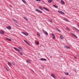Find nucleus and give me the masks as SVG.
<instances>
[{
	"label": "nucleus",
	"mask_w": 79,
	"mask_h": 79,
	"mask_svg": "<svg viewBox=\"0 0 79 79\" xmlns=\"http://www.w3.org/2000/svg\"><path fill=\"white\" fill-rule=\"evenodd\" d=\"M14 49H15V50H16V51H17L19 53V54H20V55H23V53L22 52H20V50H19V49H18L17 48H15V47H14Z\"/></svg>",
	"instance_id": "f257e3e1"
},
{
	"label": "nucleus",
	"mask_w": 79,
	"mask_h": 79,
	"mask_svg": "<svg viewBox=\"0 0 79 79\" xmlns=\"http://www.w3.org/2000/svg\"><path fill=\"white\" fill-rule=\"evenodd\" d=\"M21 33L23 34H24V35H26V36H27V35H28V33L26 32H22Z\"/></svg>",
	"instance_id": "f03ea898"
},
{
	"label": "nucleus",
	"mask_w": 79,
	"mask_h": 79,
	"mask_svg": "<svg viewBox=\"0 0 79 79\" xmlns=\"http://www.w3.org/2000/svg\"><path fill=\"white\" fill-rule=\"evenodd\" d=\"M58 13H60V14H62V15H64V13L61 10H58Z\"/></svg>",
	"instance_id": "7ed1b4c3"
},
{
	"label": "nucleus",
	"mask_w": 79,
	"mask_h": 79,
	"mask_svg": "<svg viewBox=\"0 0 79 79\" xmlns=\"http://www.w3.org/2000/svg\"><path fill=\"white\" fill-rule=\"evenodd\" d=\"M64 47L65 48H67V49H70V47L68 46H64Z\"/></svg>",
	"instance_id": "20e7f679"
},
{
	"label": "nucleus",
	"mask_w": 79,
	"mask_h": 79,
	"mask_svg": "<svg viewBox=\"0 0 79 79\" xmlns=\"http://www.w3.org/2000/svg\"><path fill=\"white\" fill-rule=\"evenodd\" d=\"M36 11H37L38 12L40 13H42V11L40 10L39 9H36Z\"/></svg>",
	"instance_id": "39448f33"
},
{
	"label": "nucleus",
	"mask_w": 79,
	"mask_h": 79,
	"mask_svg": "<svg viewBox=\"0 0 79 79\" xmlns=\"http://www.w3.org/2000/svg\"><path fill=\"white\" fill-rule=\"evenodd\" d=\"M26 62H27V63H28L29 64L31 63V60H26Z\"/></svg>",
	"instance_id": "423d86ee"
},
{
	"label": "nucleus",
	"mask_w": 79,
	"mask_h": 79,
	"mask_svg": "<svg viewBox=\"0 0 79 79\" xmlns=\"http://www.w3.org/2000/svg\"><path fill=\"white\" fill-rule=\"evenodd\" d=\"M73 28L76 31H77L78 32H79V30H78V29H77V28H76L74 27H73Z\"/></svg>",
	"instance_id": "0eeeda50"
},
{
	"label": "nucleus",
	"mask_w": 79,
	"mask_h": 79,
	"mask_svg": "<svg viewBox=\"0 0 79 79\" xmlns=\"http://www.w3.org/2000/svg\"><path fill=\"white\" fill-rule=\"evenodd\" d=\"M40 60L41 61H47V59L44 58H41Z\"/></svg>",
	"instance_id": "6e6552de"
},
{
	"label": "nucleus",
	"mask_w": 79,
	"mask_h": 79,
	"mask_svg": "<svg viewBox=\"0 0 79 79\" xmlns=\"http://www.w3.org/2000/svg\"><path fill=\"white\" fill-rule=\"evenodd\" d=\"M6 28L7 29H11V27L10 26H9L8 27H6Z\"/></svg>",
	"instance_id": "1a4fd4ad"
},
{
	"label": "nucleus",
	"mask_w": 79,
	"mask_h": 79,
	"mask_svg": "<svg viewBox=\"0 0 79 79\" xmlns=\"http://www.w3.org/2000/svg\"><path fill=\"white\" fill-rule=\"evenodd\" d=\"M51 76L52 77H53V78H54V79H55V75H54L53 74H51Z\"/></svg>",
	"instance_id": "9d476101"
},
{
	"label": "nucleus",
	"mask_w": 79,
	"mask_h": 79,
	"mask_svg": "<svg viewBox=\"0 0 79 79\" xmlns=\"http://www.w3.org/2000/svg\"><path fill=\"white\" fill-rule=\"evenodd\" d=\"M60 2L61 3H62V4H63V5H64L65 4V2H64L62 0H61L60 1Z\"/></svg>",
	"instance_id": "9b49d317"
},
{
	"label": "nucleus",
	"mask_w": 79,
	"mask_h": 79,
	"mask_svg": "<svg viewBox=\"0 0 79 79\" xmlns=\"http://www.w3.org/2000/svg\"><path fill=\"white\" fill-rule=\"evenodd\" d=\"M6 40H8L9 41H11V39H10L7 37L5 38Z\"/></svg>",
	"instance_id": "f8f14e48"
},
{
	"label": "nucleus",
	"mask_w": 79,
	"mask_h": 79,
	"mask_svg": "<svg viewBox=\"0 0 79 79\" xmlns=\"http://www.w3.org/2000/svg\"><path fill=\"white\" fill-rule=\"evenodd\" d=\"M0 33L2 34H5L4 32L2 30H0Z\"/></svg>",
	"instance_id": "ddd939ff"
},
{
	"label": "nucleus",
	"mask_w": 79,
	"mask_h": 79,
	"mask_svg": "<svg viewBox=\"0 0 79 79\" xmlns=\"http://www.w3.org/2000/svg\"><path fill=\"white\" fill-rule=\"evenodd\" d=\"M43 8H44V9L45 10H46V11H48V12L49 11V10L46 7H43Z\"/></svg>",
	"instance_id": "4468645a"
},
{
	"label": "nucleus",
	"mask_w": 79,
	"mask_h": 79,
	"mask_svg": "<svg viewBox=\"0 0 79 79\" xmlns=\"http://www.w3.org/2000/svg\"><path fill=\"white\" fill-rule=\"evenodd\" d=\"M8 65L9 66H11V63H10V62H8Z\"/></svg>",
	"instance_id": "2eb2a0df"
},
{
	"label": "nucleus",
	"mask_w": 79,
	"mask_h": 79,
	"mask_svg": "<svg viewBox=\"0 0 79 79\" xmlns=\"http://www.w3.org/2000/svg\"><path fill=\"white\" fill-rule=\"evenodd\" d=\"M39 9H40V10H43V8H42V7L41 6H40L39 7Z\"/></svg>",
	"instance_id": "dca6fc26"
},
{
	"label": "nucleus",
	"mask_w": 79,
	"mask_h": 79,
	"mask_svg": "<svg viewBox=\"0 0 79 79\" xmlns=\"http://www.w3.org/2000/svg\"><path fill=\"white\" fill-rule=\"evenodd\" d=\"M53 5V6H54V7H55V8H58V6H57L56 5Z\"/></svg>",
	"instance_id": "f3484780"
},
{
	"label": "nucleus",
	"mask_w": 79,
	"mask_h": 79,
	"mask_svg": "<svg viewBox=\"0 0 79 79\" xmlns=\"http://www.w3.org/2000/svg\"><path fill=\"white\" fill-rule=\"evenodd\" d=\"M60 39H64V38H63V35H60Z\"/></svg>",
	"instance_id": "a211bd4d"
},
{
	"label": "nucleus",
	"mask_w": 79,
	"mask_h": 79,
	"mask_svg": "<svg viewBox=\"0 0 79 79\" xmlns=\"http://www.w3.org/2000/svg\"><path fill=\"white\" fill-rule=\"evenodd\" d=\"M48 3H52V0H48Z\"/></svg>",
	"instance_id": "6ab92c4d"
},
{
	"label": "nucleus",
	"mask_w": 79,
	"mask_h": 79,
	"mask_svg": "<svg viewBox=\"0 0 79 79\" xmlns=\"http://www.w3.org/2000/svg\"><path fill=\"white\" fill-rule=\"evenodd\" d=\"M56 29H57V31H58V32H61V31H60V29H58V28H56Z\"/></svg>",
	"instance_id": "aec40b11"
},
{
	"label": "nucleus",
	"mask_w": 79,
	"mask_h": 79,
	"mask_svg": "<svg viewBox=\"0 0 79 79\" xmlns=\"http://www.w3.org/2000/svg\"><path fill=\"white\" fill-rule=\"evenodd\" d=\"M37 35L39 36V37H40V34L38 32H37Z\"/></svg>",
	"instance_id": "412c9836"
},
{
	"label": "nucleus",
	"mask_w": 79,
	"mask_h": 79,
	"mask_svg": "<svg viewBox=\"0 0 79 79\" xmlns=\"http://www.w3.org/2000/svg\"><path fill=\"white\" fill-rule=\"evenodd\" d=\"M18 48H19V49H20L21 50H23V48L20 47H19Z\"/></svg>",
	"instance_id": "4be33fe9"
},
{
	"label": "nucleus",
	"mask_w": 79,
	"mask_h": 79,
	"mask_svg": "<svg viewBox=\"0 0 79 79\" xmlns=\"http://www.w3.org/2000/svg\"><path fill=\"white\" fill-rule=\"evenodd\" d=\"M24 19L26 20V21H28V19H27V18H26V17H24Z\"/></svg>",
	"instance_id": "5701e85b"
},
{
	"label": "nucleus",
	"mask_w": 79,
	"mask_h": 79,
	"mask_svg": "<svg viewBox=\"0 0 79 79\" xmlns=\"http://www.w3.org/2000/svg\"><path fill=\"white\" fill-rule=\"evenodd\" d=\"M22 1L23 2V3H26V2L24 1V0H22Z\"/></svg>",
	"instance_id": "b1692460"
},
{
	"label": "nucleus",
	"mask_w": 79,
	"mask_h": 79,
	"mask_svg": "<svg viewBox=\"0 0 79 79\" xmlns=\"http://www.w3.org/2000/svg\"><path fill=\"white\" fill-rule=\"evenodd\" d=\"M24 41L25 42V43H26V44H28V42L27 41H26V40H24Z\"/></svg>",
	"instance_id": "393cba45"
},
{
	"label": "nucleus",
	"mask_w": 79,
	"mask_h": 79,
	"mask_svg": "<svg viewBox=\"0 0 79 79\" xmlns=\"http://www.w3.org/2000/svg\"><path fill=\"white\" fill-rule=\"evenodd\" d=\"M73 37H74L75 38H77V36H76V35H75L74 34L73 35Z\"/></svg>",
	"instance_id": "a878e982"
},
{
	"label": "nucleus",
	"mask_w": 79,
	"mask_h": 79,
	"mask_svg": "<svg viewBox=\"0 0 79 79\" xmlns=\"http://www.w3.org/2000/svg\"><path fill=\"white\" fill-rule=\"evenodd\" d=\"M4 68L7 71H8V69L6 68V67H5Z\"/></svg>",
	"instance_id": "bb28decb"
},
{
	"label": "nucleus",
	"mask_w": 79,
	"mask_h": 79,
	"mask_svg": "<svg viewBox=\"0 0 79 79\" xmlns=\"http://www.w3.org/2000/svg\"><path fill=\"white\" fill-rule=\"evenodd\" d=\"M44 33L45 34V35H48V33H47V32L46 31Z\"/></svg>",
	"instance_id": "cd10ccee"
},
{
	"label": "nucleus",
	"mask_w": 79,
	"mask_h": 79,
	"mask_svg": "<svg viewBox=\"0 0 79 79\" xmlns=\"http://www.w3.org/2000/svg\"><path fill=\"white\" fill-rule=\"evenodd\" d=\"M66 29H67V30H68V31H70V29H69V28L68 27H67L66 28Z\"/></svg>",
	"instance_id": "c85d7f7f"
},
{
	"label": "nucleus",
	"mask_w": 79,
	"mask_h": 79,
	"mask_svg": "<svg viewBox=\"0 0 79 79\" xmlns=\"http://www.w3.org/2000/svg\"><path fill=\"white\" fill-rule=\"evenodd\" d=\"M65 74L66 75H68L69 74V73H65Z\"/></svg>",
	"instance_id": "c756f323"
},
{
	"label": "nucleus",
	"mask_w": 79,
	"mask_h": 79,
	"mask_svg": "<svg viewBox=\"0 0 79 79\" xmlns=\"http://www.w3.org/2000/svg\"><path fill=\"white\" fill-rule=\"evenodd\" d=\"M12 64H13V65H15V63L14 62H12Z\"/></svg>",
	"instance_id": "7c9ffc66"
},
{
	"label": "nucleus",
	"mask_w": 79,
	"mask_h": 79,
	"mask_svg": "<svg viewBox=\"0 0 79 79\" xmlns=\"http://www.w3.org/2000/svg\"><path fill=\"white\" fill-rule=\"evenodd\" d=\"M42 31H43V32L44 33H45L46 31H45L44 30H42Z\"/></svg>",
	"instance_id": "2f4dec72"
},
{
	"label": "nucleus",
	"mask_w": 79,
	"mask_h": 79,
	"mask_svg": "<svg viewBox=\"0 0 79 79\" xmlns=\"http://www.w3.org/2000/svg\"><path fill=\"white\" fill-rule=\"evenodd\" d=\"M49 21L51 23H52L53 21L52 20H49Z\"/></svg>",
	"instance_id": "473e14b6"
},
{
	"label": "nucleus",
	"mask_w": 79,
	"mask_h": 79,
	"mask_svg": "<svg viewBox=\"0 0 79 79\" xmlns=\"http://www.w3.org/2000/svg\"><path fill=\"white\" fill-rule=\"evenodd\" d=\"M52 36H53V37L54 36H55V34H53V33H52Z\"/></svg>",
	"instance_id": "72a5a7b5"
},
{
	"label": "nucleus",
	"mask_w": 79,
	"mask_h": 79,
	"mask_svg": "<svg viewBox=\"0 0 79 79\" xmlns=\"http://www.w3.org/2000/svg\"><path fill=\"white\" fill-rule=\"evenodd\" d=\"M70 34H71V35H73H73H74V34H73L72 33H70Z\"/></svg>",
	"instance_id": "f704fd0d"
},
{
	"label": "nucleus",
	"mask_w": 79,
	"mask_h": 79,
	"mask_svg": "<svg viewBox=\"0 0 79 79\" xmlns=\"http://www.w3.org/2000/svg\"><path fill=\"white\" fill-rule=\"evenodd\" d=\"M55 38V36H53V37L52 38L53 39H54Z\"/></svg>",
	"instance_id": "c9c22d12"
},
{
	"label": "nucleus",
	"mask_w": 79,
	"mask_h": 79,
	"mask_svg": "<svg viewBox=\"0 0 79 79\" xmlns=\"http://www.w3.org/2000/svg\"><path fill=\"white\" fill-rule=\"evenodd\" d=\"M9 6H10V7H11V8H12L13 7H12V6H11V5H9Z\"/></svg>",
	"instance_id": "e433bc0d"
},
{
	"label": "nucleus",
	"mask_w": 79,
	"mask_h": 79,
	"mask_svg": "<svg viewBox=\"0 0 79 79\" xmlns=\"http://www.w3.org/2000/svg\"><path fill=\"white\" fill-rule=\"evenodd\" d=\"M36 44L37 45L38 44H39V42H36Z\"/></svg>",
	"instance_id": "4c0bfd02"
},
{
	"label": "nucleus",
	"mask_w": 79,
	"mask_h": 79,
	"mask_svg": "<svg viewBox=\"0 0 79 79\" xmlns=\"http://www.w3.org/2000/svg\"><path fill=\"white\" fill-rule=\"evenodd\" d=\"M36 1H37V2H38V1L39 2H40V0H35Z\"/></svg>",
	"instance_id": "58836bf2"
},
{
	"label": "nucleus",
	"mask_w": 79,
	"mask_h": 79,
	"mask_svg": "<svg viewBox=\"0 0 79 79\" xmlns=\"http://www.w3.org/2000/svg\"><path fill=\"white\" fill-rule=\"evenodd\" d=\"M77 56H78V57H79V54H77Z\"/></svg>",
	"instance_id": "ea45409f"
},
{
	"label": "nucleus",
	"mask_w": 79,
	"mask_h": 79,
	"mask_svg": "<svg viewBox=\"0 0 79 79\" xmlns=\"http://www.w3.org/2000/svg\"><path fill=\"white\" fill-rule=\"evenodd\" d=\"M13 20L14 21V22H16V20H15V19H13Z\"/></svg>",
	"instance_id": "a19ab883"
},
{
	"label": "nucleus",
	"mask_w": 79,
	"mask_h": 79,
	"mask_svg": "<svg viewBox=\"0 0 79 79\" xmlns=\"http://www.w3.org/2000/svg\"><path fill=\"white\" fill-rule=\"evenodd\" d=\"M74 58H75V59H77V57H74Z\"/></svg>",
	"instance_id": "79ce46f5"
},
{
	"label": "nucleus",
	"mask_w": 79,
	"mask_h": 79,
	"mask_svg": "<svg viewBox=\"0 0 79 79\" xmlns=\"http://www.w3.org/2000/svg\"><path fill=\"white\" fill-rule=\"evenodd\" d=\"M50 58H52V56H50Z\"/></svg>",
	"instance_id": "37998d69"
},
{
	"label": "nucleus",
	"mask_w": 79,
	"mask_h": 79,
	"mask_svg": "<svg viewBox=\"0 0 79 79\" xmlns=\"http://www.w3.org/2000/svg\"><path fill=\"white\" fill-rule=\"evenodd\" d=\"M62 78H63V79H65V78H64V77H62Z\"/></svg>",
	"instance_id": "c03bdc74"
},
{
	"label": "nucleus",
	"mask_w": 79,
	"mask_h": 79,
	"mask_svg": "<svg viewBox=\"0 0 79 79\" xmlns=\"http://www.w3.org/2000/svg\"><path fill=\"white\" fill-rule=\"evenodd\" d=\"M64 20H65V21H66V19H64Z\"/></svg>",
	"instance_id": "a18cd8bd"
},
{
	"label": "nucleus",
	"mask_w": 79,
	"mask_h": 79,
	"mask_svg": "<svg viewBox=\"0 0 79 79\" xmlns=\"http://www.w3.org/2000/svg\"><path fill=\"white\" fill-rule=\"evenodd\" d=\"M56 1H57V2H58V0H56Z\"/></svg>",
	"instance_id": "49530a36"
},
{
	"label": "nucleus",
	"mask_w": 79,
	"mask_h": 79,
	"mask_svg": "<svg viewBox=\"0 0 79 79\" xmlns=\"http://www.w3.org/2000/svg\"><path fill=\"white\" fill-rule=\"evenodd\" d=\"M18 23V22H16V23Z\"/></svg>",
	"instance_id": "de8ad7c7"
}]
</instances>
